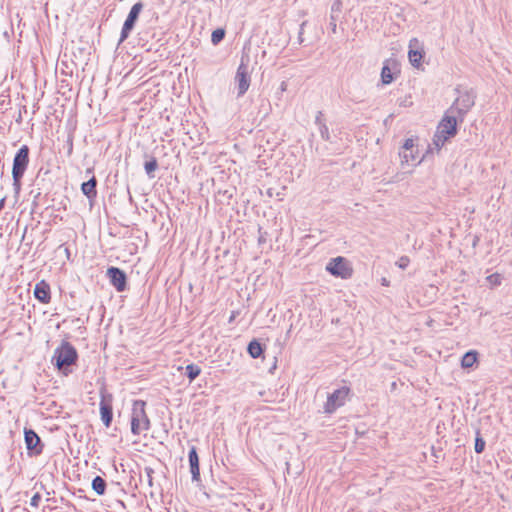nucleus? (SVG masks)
Here are the masks:
<instances>
[{"label":"nucleus","instance_id":"obj_1","mask_svg":"<svg viewBox=\"0 0 512 512\" xmlns=\"http://www.w3.org/2000/svg\"><path fill=\"white\" fill-rule=\"evenodd\" d=\"M459 117L454 113H450L449 110L445 112L442 120L440 121L437 130L433 137V144L440 149L444 146L445 142L450 138L456 135L457 133V123Z\"/></svg>","mask_w":512,"mask_h":512},{"label":"nucleus","instance_id":"obj_2","mask_svg":"<svg viewBox=\"0 0 512 512\" xmlns=\"http://www.w3.org/2000/svg\"><path fill=\"white\" fill-rule=\"evenodd\" d=\"M77 357L76 349L69 342L63 341L61 345L54 350L52 363L55 364L59 371L67 375L69 372L68 367L75 363Z\"/></svg>","mask_w":512,"mask_h":512},{"label":"nucleus","instance_id":"obj_3","mask_svg":"<svg viewBox=\"0 0 512 512\" xmlns=\"http://www.w3.org/2000/svg\"><path fill=\"white\" fill-rule=\"evenodd\" d=\"M146 402L135 400L132 405L131 413V432L134 435H140L150 428V420L145 411Z\"/></svg>","mask_w":512,"mask_h":512},{"label":"nucleus","instance_id":"obj_4","mask_svg":"<svg viewBox=\"0 0 512 512\" xmlns=\"http://www.w3.org/2000/svg\"><path fill=\"white\" fill-rule=\"evenodd\" d=\"M29 163V148L23 145L16 153L13 160L12 177L13 185L16 189L20 188V181L27 169Z\"/></svg>","mask_w":512,"mask_h":512},{"label":"nucleus","instance_id":"obj_5","mask_svg":"<svg viewBox=\"0 0 512 512\" xmlns=\"http://www.w3.org/2000/svg\"><path fill=\"white\" fill-rule=\"evenodd\" d=\"M326 270L333 276L341 279H349L352 277L353 268L348 259L342 256L332 258L327 266Z\"/></svg>","mask_w":512,"mask_h":512},{"label":"nucleus","instance_id":"obj_6","mask_svg":"<svg viewBox=\"0 0 512 512\" xmlns=\"http://www.w3.org/2000/svg\"><path fill=\"white\" fill-rule=\"evenodd\" d=\"M474 96L469 93L461 94L448 109L450 113H454L459 117L460 122L463 121L467 112L474 106Z\"/></svg>","mask_w":512,"mask_h":512},{"label":"nucleus","instance_id":"obj_7","mask_svg":"<svg viewBox=\"0 0 512 512\" xmlns=\"http://www.w3.org/2000/svg\"><path fill=\"white\" fill-rule=\"evenodd\" d=\"M349 392L350 389L344 386L331 393L324 406L325 413L331 414L339 407L343 406L348 398Z\"/></svg>","mask_w":512,"mask_h":512},{"label":"nucleus","instance_id":"obj_8","mask_svg":"<svg viewBox=\"0 0 512 512\" xmlns=\"http://www.w3.org/2000/svg\"><path fill=\"white\" fill-rule=\"evenodd\" d=\"M142 9H143V4L141 2H137L132 6V8L123 24L121 34H120L119 44L124 42L128 38L130 32L133 30V28L135 26V23H136Z\"/></svg>","mask_w":512,"mask_h":512},{"label":"nucleus","instance_id":"obj_9","mask_svg":"<svg viewBox=\"0 0 512 512\" xmlns=\"http://www.w3.org/2000/svg\"><path fill=\"white\" fill-rule=\"evenodd\" d=\"M250 75H249V69L248 65L245 64L243 61L240 63V65L237 68V72L235 75V84L237 87V96L241 97L243 96L250 86Z\"/></svg>","mask_w":512,"mask_h":512},{"label":"nucleus","instance_id":"obj_10","mask_svg":"<svg viewBox=\"0 0 512 512\" xmlns=\"http://www.w3.org/2000/svg\"><path fill=\"white\" fill-rule=\"evenodd\" d=\"M24 439L29 455H40L43 451L40 437L31 429L25 430Z\"/></svg>","mask_w":512,"mask_h":512},{"label":"nucleus","instance_id":"obj_11","mask_svg":"<svg viewBox=\"0 0 512 512\" xmlns=\"http://www.w3.org/2000/svg\"><path fill=\"white\" fill-rule=\"evenodd\" d=\"M107 275L111 284L118 292H122L126 289V274L121 269L117 267H110L107 270Z\"/></svg>","mask_w":512,"mask_h":512},{"label":"nucleus","instance_id":"obj_12","mask_svg":"<svg viewBox=\"0 0 512 512\" xmlns=\"http://www.w3.org/2000/svg\"><path fill=\"white\" fill-rule=\"evenodd\" d=\"M423 54L424 52L420 47V42L418 41V39H411L409 42L408 58L412 66L416 68L420 67Z\"/></svg>","mask_w":512,"mask_h":512},{"label":"nucleus","instance_id":"obj_13","mask_svg":"<svg viewBox=\"0 0 512 512\" xmlns=\"http://www.w3.org/2000/svg\"><path fill=\"white\" fill-rule=\"evenodd\" d=\"M34 296L37 300H39L43 304H47L50 302V286L44 280L38 282L35 285Z\"/></svg>","mask_w":512,"mask_h":512},{"label":"nucleus","instance_id":"obj_14","mask_svg":"<svg viewBox=\"0 0 512 512\" xmlns=\"http://www.w3.org/2000/svg\"><path fill=\"white\" fill-rule=\"evenodd\" d=\"M189 464H190V472L192 474L193 481L200 480V470H199V458L196 451V448L193 446L189 450Z\"/></svg>","mask_w":512,"mask_h":512},{"label":"nucleus","instance_id":"obj_15","mask_svg":"<svg viewBox=\"0 0 512 512\" xmlns=\"http://www.w3.org/2000/svg\"><path fill=\"white\" fill-rule=\"evenodd\" d=\"M399 156L401 158L402 164L406 163L408 165H417L420 164L423 158H419L418 149L408 151H400Z\"/></svg>","mask_w":512,"mask_h":512},{"label":"nucleus","instance_id":"obj_16","mask_svg":"<svg viewBox=\"0 0 512 512\" xmlns=\"http://www.w3.org/2000/svg\"><path fill=\"white\" fill-rule=\"evenodd\" d=\"M100 414L103 424L109 427L113 418L112 406L104 398L100 401Z\"/></svg>","mask_w":512,"mask_h":512},{"label":"nucleus","instance_id":"obj_17","mask_svg":"<svg viewBox=\"0 0 512 512\" xmlns=\"http://www.w3.org/2000/svg\"><path fill=\"white\" fill-rule=\"evenodd\" d=\"M96 184H97L96 178L92 177L87 182H84L81 185V190L87 198L92 199V198L96 197V195H97Z\"/></svg>","mask_w":512,"mask_h":512},{"label":"nucleus","instance_id":"obj_18","mask_svg":"<svg viewBox=\"0 0 512 512\" xmlns=\"http://www.w3.org/2000/svg\"><path fill=\"white\" fill-rule=\"evenodd\" d=\"M477 359H478L477 351L470 350L463 355V357L461 359V367L464 369L471 368L477 362Z\"/></svg>","mask_w":512,"mask_h":512},{"label":"nucleus","instance_id":"obj_19","mask_svg":"<svg viewBox=\"0 0 512 512\" xmlns=\"http://www.w3.org/2000/svg\"><path fill=\"white\" fill-rule=\"evenodd\" d=\"M391 63L392 62L387 61V62H385L384 66L382 67L381 81L385 85L390 84L394 80L393 72H392V69L390 66Z\"/></svg>","mask_w":512,"mask_h":512},{"label":"nucleus","instance_id":"obj_20","mask_svg":"<svg viewBox=\"0 0 512 512\" xmlns=\"http://www.w3.org/2000/svg\"><path fill=\"white\" fill-rule=\"evenodd\" d=\"M247 351L252 358L256 359L261 356L263 349L261 344L257 340H252L248 344Z\"/></svg>","mask_w":512,"mask_h":512},{"label":"nucleus","instance_id":"obj_21","mask_svg":"<svg viewBox=\"0 0 512 512\" xmlns=\"http://www.w3.org/2000/svg\"><path fill=\"white\" fill-rule=\"evenodd\" d=\"M92 489L96 492L97 495H103L106 491L105 480L100 476H96L92 480Z\"/></svg>","mask_w":512,"mask_h":512},{"label":"nucleus","instance_id":"obj_22","mask_svg":"<svg viewBox=\"0 0 512 512\" xmlns=\"http://www.w3.org/2000/svg\"><path fill=\"white\" fill-rule=\"evenodd\" d=\"M201 373V369L196 364H189L186 366V375L190 381L196 379Z\"/></svg>","mask_w":512,"mask_h":512},{"label":"nucleus","instance_id":"obj_23","mask_svg":"<svg viewBox=\"0 0 512 512\" xmlns=\"http://www.w3.org/2000/svg\"><path fill=\"white\" fill-rule=\"evenodd\" d=\"M158 168V163H157V160L155 158H152L150 161H147L145 162L144 164V169H145V172L149 175V176H152V173Z\"/></svg>","mask_w":512,"mask_h":512},{"label":"nucleus","instance_id":"obj_24","mask_svg":"<svg viewBox=\"0 0 512 512\" xmlns=\"http://www.w3.org/2000/svg\"><path fill=\"white\" fill-rule=\"evenodd\" d=\"M224 36H225V31L223 29H216L212 32L211 42L214 45H217L218 43H220L223 40Z\"/></svg>","mask_w":512,"mask_h":512},{"label":"nucleus","instance_id":"obj_25","mask_svg":"<svg viewBox=\"0 0 512 512\" xmlns=\"http://www.w3.org/2000/svg\"><path fill=\"white\" fill-rule=\"evenodd\" d=\"M486 281L491 287L499 286L502 282V276L499 273H494L487 276Z\"/></svg>","mask_w":512,"mask_h":512},{"label":"nucleus","instance_id":"obj_26","mask_svg":"<svg viewBox=\"0 0 512 512\" xmlns=\"http://www.w3.org/2000/svg\"><path fill=\"white\" fill-rule=\"evenodd\" d=\"M341 12H342V1L335 0L331 5L330 15L340 16Z\"/></svg>","mask_w":512,"mask_h":512},{"label":"nucleus","instance_id":"obj_27","mask_svg":"<svg viewBox=\"0 0 512 512\" xmlns=\"http://www.w3.org/2000/svg\"><path fill=\"white\" fill-rule=\"evenodd\" d=\"M318 130H319L320 136H321V138L323 140H325V141H329L330 140L329 128L326 125V123L321 124L320 126H318Z\"/></svg>","mask_w":512,"mask_h":512},{"label":"nucleus","instance_id":"obj_28","mask_svg":"<svg viewBox=\"0 0 512 512\" xmlns=\"http://www.w3.org/2000/svg\"><path fill=\"white\" fill-rule=\"evenodd\" d=\"M484 448H485V441L477 436L476 439H475V452L476 453H482L484 451Z\"/></svg>","mask_w":512,"mask_h":512},{"label":"nucleus","instance_id":"obj_29","mask_svg":"<svg viewBox=\"0 0 512 512\" xmlns=\"http://www.w3.org/2000/svg\"><path fill=\"white\" fill-rule=\"evenodd\" d=\"M416 148L414 139L408 138L405 140L402 148L400 151H408V150H414Z\"/></svg>","mask_w":512,"mask_h":512},{"label":"nucleus","instance_id":"obj_30","mask_svg":"<svg viewBox=\"0 0 512 512\" xmlns=\"http://www.w3.org/2000/svg\"><path fill=\"white\" fill-rule=\"evenodd\" d=\"M410 263V260L407 256H402L399 258V260L396 262V265L400 268V269H406L408 267Z\"/></svg>","mask_w":512,"mask_h":512},{"label":"nucleus","instance_id":"obj_31","mask_svg":"<svg viewBox=\"0 0 512 512\" xmlns=\"http://www.w3.org/2000/svg\"><path fill=\"white\" fill-rule=\"evenodd\" d=\"M339 16H336V15H330V23H329V26H330V29H331V32L332 33H336L337 31V20H338Z\"/></svg>","mask_w":512,"mask_h":512},{"label":"nucleus","instance_id":"obj_32","mask_svg":"<svg viewBox=\"0 0 512 512\" xmlns=\"http://www.w3.org/2000/svg\"><path fill=\"white\" fill-rule=\"evenodd\" d=\"M41 501V495L40 493H35L31 500H30V506L34 507V508H38L39 506V502Z\"/></svg>","mask_w":512,"mask_h":512},{"label":"nucleus","instance_id":"obj_33","mask_svg":"<svg viewBox=\"0 0 512 512\" xmlns=\"http://www.w3.org/2000/svg\"><path fill=\"white\" fill-rule=\"evenodd\" d=\"M324 123H325V120L323 118V113L321 111H318L317 115L315 117V124L317 126H320L321 124H324Z\"/></svg>","mask_w":512,"mask_h":512},{"label":"nucleus","instance_id":"obj_34","mask_svg":"<svg viewBox=\"0 0 512 512\" xmlns=\"http://www.w3.org/2000/svg\"><path fill=\"white\" fill-rule=\"evenodd\" d=\"M287 86H288V85H287V82L282 81V82H281V84H280V87H279L280 92H281V93L285 92V91L287 90Z\"/></svg>","mask_w":512,"mask_h":512},{"label":"nucleus","instance_id":"obj_35","mask_svg":"<svg viewBox=\"0 0 512 512\" xmlns=\"http://www.w3.org/2000/svg\"><path fill=\"white\" fill-rule=\"evenodd\" d=\"M4 205H5V198H2L0 200V211L4 208Z\"/></svg>","mask_w":512,"mask_h":512},{"label":"nucleus","instance_id":"obj_36","mask_svg":"<svg viewBox=\"0 0 512 512\" xmlns=\"http://www.w3.org/2000/svg\"><path fill=\"white\" fill-rule=\"evenodd\" d=\"M382 285H385V286L388 285V281L385 278L382 279Z\"/></svg>","mask_w":512,"mask_h":512}]
</instances>
